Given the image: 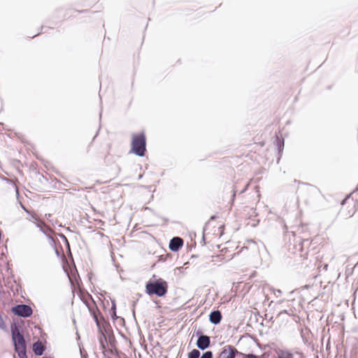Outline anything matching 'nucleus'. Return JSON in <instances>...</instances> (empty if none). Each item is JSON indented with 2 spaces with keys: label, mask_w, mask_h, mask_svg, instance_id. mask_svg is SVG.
Listing matches in <instances>:
<instances>
[{
  "label": "nucleus",
  "mask_w": 358,
  "mask_h": 358,
  "mask_svg": "<svg viewBox=\"0 0 358 358\" xmlns=\"http://www.w3.org/2000/svg\"><path fill=\"white\" fill-rule=\"evenodd\" d=\"M168 291L167 282L162 278L150 280L145 285V292L149 296L156 295L162 297L166 295Z\"/></svg>",
  "instance_id": "f257e3e1"
},
{
  "label": "nucleus",
  "mask_w": 358,
  "mask_h": 358,
  "mask_svg": "<svg viewBox=\"0 0 358 358\" xmlns=\"http://www.w3.org/2000/svg\"><path fill=\"white\" fill-rule=\"evenodd\" d=\"M131 150L138 157H143L146 152V138L144 133L133 134Z\"/></svg>",
  "instance_id": "f03ea898"
},
{
  "label": "nucleus",
  "mask_w": 358,
  "mask_h": 358,
  "mask_svg": "<svg viewBox=\"0 0 358 358\" xmlns=\"http://www.w3.org/2000/svg\"><path fill=\"white\" fill-rule=\"evenodd\" d=\"M10 331L15 351L18 352L20 350L27 349L24 336L23 334L20 332V327L16 324H12Z\"/></svg>",
  "instance_id": "7ed1b4c3"
},
{
  "label": "nucleus",
  "mask_w": 358,
  "mask_h": 358,
  "mask_svg": "<svg viewBox=\"0 0 358 358\" xmlns=\"http://www.w3.org/2000/svg\"><path fill=\"white\" fill-rule=\"evenodd\" d=\"M11 312L17 316L21 317H29L33 314V310L29 305L17 304L11 308Z\"/></svg>",
  "instance_id": "20e7f679"
},
{
  "label": "nucleus",
  "mask_w": 358,
  "mask_h": 358,
  "mask_svg": "<svg viewBox=\"0 0 358 358\" xmlns=\"http://www.w3.org/2000/svg\"><path fill=\"white\" fill-rule=\"evenodd\" d=\"M238 350L231 345H226L222 348L217 358H235Z\"/></svg>",
  "instance_id": "39448f33"
},
{
  "label": "nucleus",
  "mask_w": 358,
  "mask_h": 358,
  "mask_svg": "<svg viewBox=\"0 0 358 358\" xmlns=\"http://www.w3.org/2000/svg\"><path fill=\"white\" fill-rule=\"evenodd\" d=\"M183 245V240L178 236L173 237L169 242V249L172 252H178Z\"/></svg>",
  "instance_id": "423d86ee"
},
{
  "label": "nucleus",
  "mask_w": 358,
  "mask_h": 358,
  "mask_svg": "<svg viewBox=\"0 0 358 358\" xmlns=\"http://www.w3.org/2000/svg\"><path fill=\"white\" fill-rule=\"evenodd\" d=\"M196 345L197 348L201 350L207 349L210 345V336L207 335L199 336V338H197Z\"/></svg>",
  "instance_id": "0eeeda50"
},
{
  "label": "nucleus",
  "mask_w": 358,
  "mask_h": 358,
  "mask_svg": "<svg viewBox=\"0 0 358 358\" xmlns=\"http://www.w3.org/2000/svg\"><path fill=\"white\" fill-rule=\"evenodd\" d=\"M222 316L219 310L212 311L209 315V321L216 325L220 323Z\"/></svg>",
  "instance_id": "6e6552de"
},
{
  "label": "nucleus",
  "mask_w": 358,
  "mask_h": 358,
  "mask_svg": "<svg viewBox=\"0 0 358 358\" xmlns=\"http://www.w3.org/2000/svg\"><path fill=\"white\" fill-rule=\"evenodd\" d=\"M32 350L36 355L41 356L44 353L45 347L41 341H36L34 343Z\"/></svg>",
  "instance_id": "1a4fd4ad"
},
{
  "label": "nucleus",
  "mask_w": 358,
  "mask_h": 358,
  "mask_svg": "<svg viewBox=\"0 0 358 358\" xmlns=\"http://www.w3.org/2000/svg\"><path fill=\"white\" fill-rule=\"evenodd\" d=\"M34 224L36 227L39 228L41 231H42L45 235H46L49 232H52L51 229L47 227L43 222H34Z\"/></svg>",
  "instance_id": "9d476101"
},
{
  "label": "nucleus",
  "mask_w": 358,
  "mask_h": 358,
  "mask_svg": "<svg viewBox=\"0 0 358 358\" xmlns=\"http://www.w3.org/2000/svg\"><path fill=\"white\" fill-rule=\"evenodd\" d=\"M277 358H294L293 353L290 351H280Z\"/></svg>",
  "instance_id": "9b49d317"
},
{
  "label": "nucleus",
  "mask_w": 358,
  "mask_h": 358,
  "mask_svg": "<svg viewBox=\"0 0 358 358\" xmlns=\"http://www.w3.org/2000/svg\"><path fill=\"white\" fill-rule=\"evenodd\" d=\"M275 143L276 146L278 147L279 153H281L284 148V140L277 136L275 139Z\"/></svg>",
  "instance_id": "f8f14e48"
},
{
  "label": "nucleus",
  "mask_w": 358,
  "mask_h": 358,
  "mask_svg": "<svg viewBox=\"0 0 358 358\" xmlns=\"http://www.w3.org/2000/svg\"><path fill=\"white\" fill-rule=\"evenodd\" d=\"M308 192H310L314 195H318L320 194V191L317 187H315L314 185H308Z\"/></svg>",
  "instance_id": "ddd939ff"
},
{
  "label": "nucleus",
  "mask_w": 358,
  "mask_h": 358,
  "mask_svg": "<svg viewBox=\"0 0 358 358\" xmlns=\"http://www.w3.org/2000/svg\"><path fill=\"white\" fill-rule=\"evenodd\" d=\"M200 355L201 353L199 350L194 349L190 352H189L188 358H199Z\"/></svg>",
  "instance_id": "4468645a"
},
{
  "label": "nucleus",
  "mask_w": 358,
  "mask_h": 358,
  "mask_svg": "<svg viewBox=\"0 0 358 358\" xmlns=\"http://www.w3.org/2000/svg\"><path fill=\"white\" fill-rule=\"evenodd\" d=\"M19 358H28L27 355V349L20 350L18 352H16Z\"/></svg>",
  "instance_id": "2eb2a0df"
},
{
  "label": "nucleus",
  "mask_w": 358,
  "mask_h": 358,
  "mask_svg": "<svg viewBox=\"0 0 358 358\" xmlns=\"http://www.w3.org/2000/svg\"><path fill=\"white\" fill-rule=\"evenodd\" d=\"M213 357L212 351H206L202 354L200 358H213Z\"/></svg>",
  "instance_id": "dca6fc26"
},
{
  "label": "nucleus",
  "mask_w": 358,
  "mask_h": 358,
  "mask_svg": "<svg viewBox=\"0 0 358 358\" xmlns=\"http://www.w3.org/2000/svg\"><path fill=\"white\" fill-rule=\"evenodd\" d=\"M50 241V244L52 247H55V241L52 236H51L48 233L45 235Z\"/></svg>",
  "instance_id": "f3484780"
},
{
  "label": "nucleus",
  "mask_w": 358,
  "mask_h": 358,
  "mask_svg": "<svg viewBox=\"0 0 358 358\" xmlns=\"http://www.w3.org/2000/svg\"><path fill=\"white\" fill-rule=\"evenodd\" d=\"M59 236L65 242L67 248H69L70 245H69V241H68L66 237L63 234H59Z\"/></svg>",
  "instance_id": "a211bd4d"
},
{
  "label": "nucleus",
  "mask_w": 358,
  "mask_h": 358,
  "mask_svg": "<svg viewBox=\"0 0 358 358\" xmlns=\"http://www.w3.org/2000/svg\"><path fill=\"white\" fill-rule=\"evenodd\" d=\"M273 293L277 296H280L282 294V291L280 289H273Z\"/></svg>",
  "instance_id": "6ab92c4d"
},
{
  "label": "nucleus",
  "mask_w": 358,
  "mask_h": 358,
  "mask_svg": "<svg viewBox=\"0 0 358 358\" xmlns=\"http://www.w3.org/2000/svg\"><path fill=\"white\" fill-rule=\"evenodd\" d=\"M93 317H94V321H95V322H96V326L99 327V329H100V328H101V327H100V322H99V319H98L97 315H96L95 313H94V314H93Z\"/></svg>",
  "instance_id": "aec40b11"
},
{
  "label": "nucleus",
  "mask_w": 358,
  "mask_h": 358,
  "mask_svg": "<svg viewBox=\"0 0 358 358\" xmlns=\"http://www.w3.org/2000/svg\"><path fill=\"white\" fill-rule=\"evenodd\" d=\"M80 352L81 358L87 357V354L86 351H85L83 349H81L80 348Z\"/></svg>",
  "instance_id": "412c9836"
},
{
  "label": "nucleus",
  "mask_w": 358,
  "mask_h": 358,
  "mask_svg": "<svg viewBox=\"0 0 358 358\" xmlns=\"http://www.w3.org/2000/svg\"><path fill=\"white\" fill-rule=\"evenodd\" d=\"M196 336H197V338H199V336H204L205 335L203 334V332L201 330H198L196 332Z\"/></svg>",
  "instance_id": "4be33fe9"
},
{
  "label": "nucleus",
  "mask_w": 358,
  "mask_h": 358,
  "mask_svg": "<svg viewBox=\"0 0 358 358\" xmlns=\"http://www.w3.org/2000/svg\"><path fill=\"white\" fill-rule=\"evenodd\" d=\"M245 358H259V357L254 354H248V355H245Z\"/></svg>",
  "instance_id": "5701e85b"
},
{
  "label": "nucleus",
  "mask_w": 358,
  "mask_h": 358,
  "mask_svg": "<svg viewBox=\"0 0 358 358\" xmlns=\"http://www.w3.org/2000/svg\"><path fill=\"white\" fill-rule=\"evenodd\" d=\"M111 310H113V315H115V319H116L117 316L115 314V302H113V306H112Z\"/></svg>",
  "instance_id": "b1692460"
},
{
  "label": "nucleus",
  "mask_w": 358,
  "mask_h": 358,
  "mask_svg": "<svg viewBox=\"0 0 358 358\" xmlns=\"http://www.w3.org/2000/svg\"><path fill=\"white\" fill-rule=\"evenodd\" d=\"M100 344L102 349H105V344L102 338L100 339Z\"/></svg>",
  "instance_id": "393cba45"
},
{
  "label": "nucleus",
  "mask_w": 358,
  "mask_h": 358,
  "mask_svg": "<svg viewBox=\"0 0 358 358\" xmlns=\"http://www.w3.org/2000/svg\"><path fill=\"white\" fill-rule=\"evenodd\" d=\"M248 186H249L248 183L247 185H245V187L241 191V194L245 192L246 191V189H248Z\"/></svg>",
  "instance_id": "a878e982"
},
{
  "label": "nucleus",
  "mask_w": 358,
  "mask_h": 358,
  "mask_svg": "<svg viewBox=\"0 0 358 358\" xmlns=\"http://www.w3.org/2000/svg\"><path fill=\"white\" fill-rule=\"evenodd\" d=\"M236 192L235 190H234V193H233V195H232V199H233V200L234 199V198H235V196H236Z\"/></svg>",
  "instance_id": "bb28decb"
},
{
  "label": "nucleus",
  "mask_w": 358,
  "mask_h": 358,
  "mask_svg": "<svg viewBox=\"0 0 358 358\" xmlns=\"http://www.w3.org/2000/svg\"><path fill=\"white\" fill-rule=\"evenodd\" d=\"M282 313L289 314L287 310H284L280 312V314H282Z\"/></svg>",
  "instance_id": "cd10ccee"
},
{
  "label": "nucleus",
  "mask_w": 358,
  "mask_h": 358,
  "mask_svg": "<svg viewBox=\"0 0 358 358\" xmlns=\"http://www.w3.org/2000/svg\"><path fill=\"white\" fill-rule=\"evenodd\" d=\"M101 335H102L103 339L104 341H106V336H105V334H104L103 332H101Z\"/></svg>",
  "instance_id": "c85d7f7f"
},
{
  "label": "nucleus",
  "mask_w": 358,
  "mask_h": 358,
  "mask_svg": "<svg viewBox=\"0 0 358 358\" xmlns=\"http://www.w3.org/2000/svg\"><path fill=\"white\" fill-rule=\"evenodd\" d=\"M327 267H328V265H327V264H326V265H324V268L325 270H327Z\"/></svg>",
  "instance_id": "c756f323"
},
{
  "label": "nucleus",
  "mask_w": 358,
  "mask_h": 358,
  "mask_svg": "<svg viewBox=\"0 0 358 358\" xmlns=\"http://www.w3.org/2000/svg\"><path fill=\"white\" fill-rule=\"evenodd\" d=\"M31 217H32L34 220H35L38 221V220H37V219H36L34 215H32V216H31Z\"/></svg>",
  "instance_id": "7c9ffc66"
},
{
  "label": "nucleus",
  "mask_w": 358,
  "mask_h": 358,
  "mask_svg": "<svg viewBox=\"0 0 358 358\" xmlns=\"http://www.w3.org/2000/svg\"><path fill=\"white\" fill-rule=\"evenodd\" d=\"M215 218V215H213V216H211V217H210V219H211V220H214Z\"/></svg>",
  "instance_id": "2f4dec72"
},
{
  "label": "nucleus",
  "mask_w": 358,
  "mask_h": 358,
  "mask_svg": "<svg viewBox=\"0 0 358 358\" xmlns=\"http://www.w3.org/2000/svg\"><path fill=\"white\" fill-rule=\"evenodd\" d=\"M55 252H56V254H57V255H59V252H58V250H57V249H55Z\"/></svg>",
  "instance_id": "473e14b6"
},
{
  "label": "nucleus",
  "mask_w": 358,
  "mask_h": 358,
  "mask_svg": "<svg viewBox=\"0 0 358 358\" xmlns=\"http://www.w3.org/2000/svg\"><path fill=\"white\" fill-rule=\"evenodd\" d=\"M101 113H102V110H101V112H100V114H99V117L100 118L101 117Z\"/></svg>",
  "instance_id": "72a5a7b5"
},
{
  "label": "nucleus",
  "mask_w": 358,
  "mask_h": 358,
  "mask_svg": "<svg viewBox=\"0 0 358 358\" xmlns=\"http://www.w3.org/2000/svg\"><path fill=\"white\" fill-rule=\"evenodd\" d=\"M22 208L24 209V210H25V211H27V210H26V208H25L22 205Z\"/></svg>",
  "instance_id": "f704fd0d"
},
{
  "label": "nucleus",
  "mask_w": 358,
  "mask_h": 358,
  "mask_svg": "<svg viewBox=\"0 0 358 358\" xmlns=\"http://www.w3.org/2000/svg\"><path fill=\"white\" fill-rule=\"evenodd\" d=\"M43 358H52L50 357H43Z\"/></svg>",
  "instance_id": "c9c22d12"
},
{
  "label": "nucleus",
  "mask_w": 358,
  "mask_h": 358,
  "mask_svg": "<svg viewBox=\"0 0 358 358\" xmlns=\"http://www.w3.org/2000/svg\"><path fill=\"white\" fill-rule=\"evenodd\" d=\"M85 358H87V357H85Z\"/></svg>",
  "instance_id": "e433bc0d"
}]
</instances>
